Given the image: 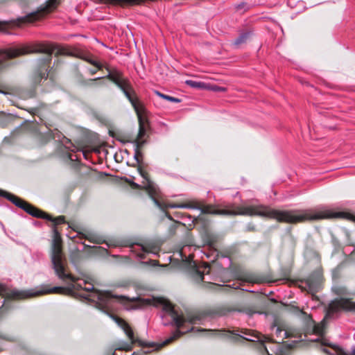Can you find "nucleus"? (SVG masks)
<instances>
[{"instance_id":"obj_1","label":"nucleus","mask_w":355,"mask_h":355,"mask_svg":"<svg viewBox=\"0 0 355 355\" xmlns=\"http://www.w3.org/2000/svg\"><path fill=\"white\" fill-rule=\"evenodd\" d=\"M139 173L145 180V182H143L144 189L153 200L155 204L163 211L167 208L197 209L201 210V212L203 214L259 216L261 217L275 218L279 222L287 223H296L305 220H316L328 218V209L279 211L263 205H232L228 209H216L210 205L202 206L196 200H191L184 203H166L160 200L161 194L159 189L150 181L148 173L141 169H139Z\"/></svg>"},{"instance_id":"obj_2","label":"nucleus","mask_w":355,"mask_h":355,"mask_svg":"<svg viewBox=\"0 0 355 355\" xmlns=\"http://www.w3.org/2000/svg\"><path fill=\"white\" fill-rule=\"evenodd\" d=\"M51 262L55 275L68 284L71 292L75 293L82 290L86 291L87 293L81 295V297L95 302L99 309L108 310L112 308L114 302L123 303L126 300L124 296L114 295L110 292L96 290L88 277L81 279L69 272L67 260L62 252L61 237L55 228L53 230Z\"/></svg>"},{"instance_id":"obj_3","label":"nucleus","mask_w":355,"mask_h":355,"mask_svg":"<svg viewBox=\"0 0 355 355\" xmlns=\"http://www.w3.org/2000/svg\"><path fill=\"white\" fill-rule=\"evenodd\" d=\"M196 331L203 332L209 336L213 335H228L231 336L234 342L241 340H245L250 342H258L261 352L268 355H288L290 348L279 342L274 343L272 340L260 333L248 329H236L232 331L228 330H211L206 329H196Z\"/></svg>"},{"instance_id":"obj_4","label":"nucleus","mask_w":355,"mask_h":355,"mask_svg":"<svg viewBox=\"0 0 355 355\" xmlns=\"http://www.w3.org/2000/svg\"><path fill=\"white\" fill-rule=\"evenodd\" d=\"M55 49V48L53 46L41 43L24 45L3 52V58L5 59H12L30 53H44L45 55L39 60L38 67L33 75V83L35 85H37L42 84V81L46 80L49 78L51 80V75L50 73L51 55Z\"/></svg>"},{"instance_id":"obj_5","label":"nucleus","mask_w":355,"mask_h":355,"mask_svg":"<svg viewBox=\"0 0 355 355\" xmlns=\"http://www.w3.org/2000/svg\"><path fill=\"white\" fill-rule=\"evenodd\" d=\"M107 78L114 82L124 93L129 101L131 103L134 107L138 117L139 130L137 137L135 141H140L144 144L142 138L146 135V119L143 116L144 113V108L139 103L137 97L135 96V92L132 89L130 82L128 79L123 78L122 73L117 70L109 71Z\"/></svg>"},{"instance_id":"obj_6","label":"nucleus","mask_w":355,"mask_h":355,"mask_svg":"<svg viewBox=\"0 0 355 355\" xmlns=\"http://www.w3.org/2000/svg\"><path fill=\"white\" fill-rule=\"evenodd\" d=\"M137 306L140 307L147 305H153L157 307L162 308V309L171 316L173 324L178 328L183 327L184 324L187 322L191 324H198L204 318V315L202 314L189 315L187 318H184V316L178 314L173 305L168 301L162 298L139 297L137 299Z\"/></svg>"},{"instance_id":"obj_7","label":"nucleus","mask_w":355,"mask_h":355,"mask_svg":"<svg viewBox=\"0 0 355 355\" xmlns=\"http://www.w3.org/2000/svg\"><path fill=\"white\" fill-rule=\"evenodd\" d=\"M60 3V0H49L37 10L33 12L24 17L10 21H0V31H4L8 28L20 27L23 24L32 23L44 17L48 13L54 10Z\"/></svg>"},{"instance_id":"obj_8","label":"nucleus","mask_w":355,"mask_h":355,"mask_svg":"<svg viewBox=\"0 0 355 355\" xmlns=\"http://www.w3.org/2000/svg\"><path fill=\"white\" fill-rule=\"evenodd\" d=\"M0 196L6 198L16 206L23 209L25 211L34 217L45 218L48 220L52 221L54 225H58L64 223V216H59L58 218H53L52 216H49L43 211L37 209V207L31 205V204L18 198L17 196L7 191L0 189Z\"/></svg>"},{"instance_id":"obj_9","label":"nucleus","mask_w":355,"mask_h":355,"mask_svg":"<svg viewBox=\"0 0 355 355\" xmlns=\"http://www.w3.org/2000/svg\"><path fill=\"white\" fill-rule=\"evenodd\" d=\"M63 290L62 287H53L51 288H42L34 291H19L15 288H10L0 284V295L12 300H21L49 293H59Z\"/></svg>"},{"instance_id":"obj_10","label":"nucleus","mask_w":355,"mask_h":355,"mask_svg":"<svg viewBox=\"0 0 355 355\" xmlns=\"http://www.w3.org/2000/svg\"><path fill=\"white\" fill-rule=\"evenodd\" d=\"M334 292L340 296V299L331 301L328 306L326 318H331L334 313L341 311H355V302L345 297L349 295L347 288L344 286H336L333 288Z\"/></svg>"},{"instance_id":"obj_11","label":"nucleus","mask_w":355,"mask_h":355,"mask_svg":"<svg viewBox=\"0 0 355 355\" xmlns=\"http://www.w3.org/2000/svg\"><path fill=\"white\" fill-rule=\"evenodd\" d=\"M113 319L117 323V324L124 331L128 338L130 340V343L126 342H121L115 345V351H128L131 349L132 345L137 342V340L135 339L134 333L132 330L131 329L129 324L123 319L118 318L116 316H113Z\"/></svg>"},{"instance_id":"obj_12","label":"nucleus","mask_w":355,"mask_h":355,"mask_svg":"<svg viewBox=\"0 0 355 355\" xmlns=\"http://www.w3.org/2000/svg\"><path fill=\"white\" fill-rule=\"evenodd\" d=\"M131 250L136 254V255L141 259H144L145 254L153 253L157 254L159 251V248L151 243L146 245L135 244L131 246Z\"/></svg>"},{"instance_id":"obj_13","label":"nucleus","mask_w":355,"mask_h":355,"mask_svg":"<svg viewBox=\"0 0 355 355\" xmlns=\"http://www.w3.org/2000/svg\"><path fill=\"white\" fill-rule=\"evenodd\" d=\"M322 277L319 272L311 275L305 282V288L310 293L318 292L320 289Z\"/></svg>"},{"instance_id":"obj_14","label":"nucleus","mask_w":355,"mask_h":355,"mask_svg":"<svg viewBox=\"0 0 355 355\" xmlns=\"http://www.w3.org/2000/svg\"><path fill=\"white\" fill-rule=\"evenodd\" d=\"M191 258V256L188 257H185L186 261H187L191 266H192L193 268V277L196 279L197 282H200L204 279V275H209V272L211 271V268L208 264H205L202 267V270L197 268V266L194 261H191L189 260V259Z\"/></svg>"},{"instance_id":"obj_15","label":"nucleus","mask_w":355,"mask_h":355,"mask_svg":"<svg viewBox=\"0 0 355 355\" xmlns=\"http://www.w3.org/2000/svg\"><path fill=\"white\" fill-rule=\"evenodd\" d=\"M322 345L329 346L331 348V350H329L326 348H323L322 351L329 355H355V347L352 348L351 353L345 352L341 347L336 345H330L326 341H322Z\"/></svg>"},{"instance_id":"obj_16","label":"nucleus","mask_w":355,"mask_h":355,"mask_svg":"<svg viewBox=\"0 0 355 355\" xmlns=\"http://www.w3.org/2000/svg\"><path fill=\"white\" fill-rule=\"evenodd\" d=\"M272 330H275V335L277 338L283 341L284 338L291 336V334L286 329H283L280 327H277L276 324H273L272 327Z\"/></svg>"},{"instance_id":"obj_17","label":"nucleus","mask_w":355,"mask_h":355,"mask_svg":"<svg viewBox=\"0 0 355 355\" xmlns=\"http://www.w3.org/2000/svg\"><path fill=\"white\" fill-rule=\"evenodd\" d=\"M190 331H196V329L194 327H192ZM187 331H189V329L187 330L186 331H184V332H182L180 330H177L176 331H175L173 333V334L170 336L168 338H167L161 345L160 347H162V346H164V345H166L168 344H170L172 342H173L175 340L178 339V338H180L182 334L187 332Z\"/></svg>"},{"instance_id":"obj_18","label":"nucleus","mask_w":355,"mask_h":355,"mask_svg":"<svg viewBox=\"0 0 355 355\" xmlns=\"http://www.w3.org/2000/svg\"><path fill=\"white\" fill-rule=\"evenodd\" d=\"M76 56L95 66L99 70L103 67L101 64L92 59L89 55H86L83 53H79L78 55H76Z\"/></svg>"},{"instance_id":"obj_19","label":"nucleus","mask_w":355,"mask_h":355,"mask_svg":"<svg viewBox=\"0 0 355 355\" xmlns=\"http://www.w3.org/2000/svg\"><path fill=\"white\" fill-rule=\"evenodd\" d=\"M326 327V318L320 323L314 324L313 332L318 336H322L324 334V329Z\"/></svg>"},{"instance_id":"obj_20","label":"nucleus","mask_w":355,"mask_h":355,"mask_svg":"<svg viewBox=\"0 0 355 355\" xmlns=\"http://www.w3.org/2000/svg\"><path fill=\"white\" fill-rule=\"evenodd\" d=\"M250 33L246 32L241 33L239 37L235 40L234 45L239 46L245 43L250 38Z\"/></svg>"},{"instance_id":"obj_21","label":"nucleus","mask_w":355,"mask_h":355,"mask_svg":"<svg viewBox=\"0 0 355 355\" xmlns=\"http://www.w3.org/2000/svg\"><path fill=\"white\" fill-rule=\"evenodd\" d=\"M134 144L135 145V158L139 163L140 162L139 157L142 156L141 153L140 152V148L143 146V142L141 143L139 141H134Z\"/></svg>"},{"instance_id":"obj_22","label":"nucleus","mask_w":355,"mask_h":355,"mask_svg":"<svg viewBox=\"0 0 355 355\" xmlns=\"http://www.w3.org/2000/svg\"><path fill=\"white\" fill-rule=\"evenodd\" d=\"M241 280L247 282H252V283H259L261 282L260 280L254 277L252 275L250 274H245L242 276Z\"/></svg>"},{"instance_id":"obj_23","label":"nucleus","mask_w":355,"mask_h":355,"mask_svg":"<svg viewBox=\"0 0 355 355\" xmlns=\"http://www.w3.org/2000/svg\"><path fill=\"white\" fill-rule=\"evenodd\" d=\"M185 83L187 85H189L190 87H193V88H205V84L202 82H196V81H193L191 80H187L185 81Z\"/></svg>"},{"instance_id":"obj_24","label":"nucleus","mask_w":355,"mask_h":355,"mask_svg":"<svg viewBox=\"0 0 355 355\" xmlns=\"http://www.w3.org/2000/svg\"><path fill=\"white\" fill-rule=\"evenodd\" d=\"M155 93H156V94L157 96H159L161 98H162L164 99H166L167 101H171V102H174V103H180V99H179V98H175V97H173V96H168V95L162 94L159 92H156Z\"/></svg>"},{"instance_id":"obj_25","label":"nucleus","mask_w":355,"mask_h":355,"mask_svg":"<svg viewBox=\"0 0 355 355\" xmlns=\"http://www.w3.org/2000/svg\"><path fill=\"white\" fill-rule=\"evenodd\" d=\"M86 239H88L90 242L96 243V244H99L103 242L102 239L97 237L96 236H94V235L86 236Z\"/></svg>"},{"instance_id":"obj_26","label":"nucleus","mask_w":355,"mask_h":355,"mask_svg":"<svg viewBox=\"0 0 355 355\" xmlns=\"http://www.w3.org/2000/svg\"><path fill=\"white\" fill-rule=\"evenodd\" d=\"M297 310H298L300 315L302 316L304 320H306L307 322L311 321V322L313 323V321L312 320V318L310 316V315L307 314L306 312L303 311L302 310H300V309H297Z\"/></svg>"},{"instance_id":"obj_27","label":"nucleus","mask_w":355,"mask_h":355,"mask_svg":"<svg viewBox=\"0 0 355 355\" xmlns=\"http://www.w3.org/2000/svg\"><path fill=\"white\" fill-rule=\"evenodd\" d=\"M49 132L51 134V138H53V139L58 138V139L60 138L61 133L57 129H55L54 130H49Z\"/></svg>"},{"instance_id":"obj_28","label":"nucleus","mask_w":355,"mask_h":355,"mask_svg":"<svg viewBox=\"0 0 355 355\" xmlns=\"http://www.w3.org/2000/svg\"><path fill=\"white\" fill-rule=\"evenodd\" d=\"M8 66V63L6 61L4 60H0V69L6 67Z\"/></svg>"},{"instance_id":"obj_29","label":"nucleus","mask_w":355,"mask_h":355,"mask_svg":"<svg viewBox=\"0 0 355 355\" xmlns=\"http://www.w3.org/2000/svg\"><path fill=\"white\" fill-rule=\"evenodd\" d=\"M57 53L58 54H66L67 53L65 52L64 49H58Z\"/></svg>"},{"instance_id":"obj_30","label":"nucleus","mask_w":355,"mask_h":355,"mask_svg":"<svg viewBox=\"0 0 355 355\" xmlns=\"http://www.w3.org/2000/svg\"><path fill=\"white\" fill-rule=\"evenodd\" d=\"M89 153L88 152H87V151H85V150H83V155L84 157H85L86 159H88V157H89Z\"/></svg>"},{"instance_id":"obj_31","label":"nucleus","mask_w":355,"mask_h":355,"mask_svg":"<svg viewBox=\"0 0 355 355\" xmlns=\"http://www.w3.org/2000/svg\"><path fill=\"white\" fill-rule=\"evenodd\" d=\"M230 287H231V286H230V285H223V286H222V288H223V289H224V290H227V289H228V288H230Z\"/></svg>"},{"instance_id":"obj_32","label":"nucleus","mask_w":355,"mask_h":355,"mask_svg":"<svg viewBox=\"0 0 355 355\" xmlns=\"http://www.w3.org/2000/svg\"><path fill=\"white\" fill-rule=\"evenodd\" d=\"M245 6L244 3L240 4L236 7L237 10H240L241 8H243Z\"/></svg>"},{"instance_id":"obj_33","label":"nucleus","mask_w":355,"mask_h":355,"mask_svg":"<svg viewBox=\"0 0 355 355\" xmlns=\"http://www.w3.org/2000/svg\"><path fill=\"white\" fill-rule=\"evenodd\" d=\"M132 186L133 187H135V188H139L140 187V186L139 184H136V183H132Z\"/></svg>"},{"instance_id":"obj_34","label":"nucleus","mask_w":355,"mask_h":355,"mask_svg":"<svg viewBox=\"0 0 355 355\" xmlns=\"http://www.w3.org/2000/svg\"><path fill=\"white\" fill-rule=\"evenodd\" d=\"M89 71H90L91 74L94 75L96 73V69H91V70H89Z\"/></svg>"},{"instance_id":"obj_35","label":"nucleus","mask_w":355,"mask_h":355,"mask_svg":"<svg viewBox=\"0 0 355 355\" xmlns=\"http://www.w3.org/2000/svg\"><path fill=\"white\" fill-rule=\"evenodd\" d=\"M233 286H233V288H234V289H237V288H239L240 287V286H239V285H236V284H233Z\"/></svg>"},{"instance_id":"obj_36","label":"nucleus","mask_w":355,"mask_h":355,"mask_svg":"<svg viewBox=\"0 0 355 355\" xmlns=\"http://www.w3.org/2000/svg\"><path fill=\"white\" fill-rule=\"evenodd\" d=\"M3 312H4V308L1 307V308H0V315H1V314H3Z\"/></svg>"},{"instance_id":"obj_37","label":"nucleus","mask_w":355,"mask_h":355,"mask_svg":"<svg viewBox=\"0 0 355 355\" xmlns=\"http://www.w3.org/2000/svg\"><path fill=\"white\" fill-rule=\"evenodd\" d=\"M217 90H218V91H225V88H223V87H218V88L217 89Z\"/></svg>"},{"instance_id":"obj_38","label":"nucleus","mask_w":355,"mask_h":355,"mask_svg":"<svg viewBox=\"0 0 355 355\" xmlns=\"http://www.w3.org/2000/svg\"><path fill=\"white\" fill-rule=\"evenodd\" d=\"M1 125H5L6 123H0Z\"/></svg>"},{"instance_id":"obj_39","label":"nucleus","mask_w":355,"mask_h":355,"mask_svg":"<svg viewBox=\"0 0 355 355\" xmlns=\"http://www.w3.org/2000/svg\"><path fill=\"white\" fill-rule=\"evenodd\" d=\"M101 78H96V79H94L93 80H99V79H101Z\"/></svg>"},{"instance_id":"obj_40","label":"nucleus","mask_w":355,"mask_h":355,"mask_svg":"<svg viewBox=\"0 0 355 355\" xmlns=\"http://www.w3.org/2000/svg\"><path fill=\"white\" fill-rule=\"evenodd\" d=\"M2 116H3V117L8 118V116H6L5 114H2Z\"/></svg>"},{"instance_id":"obj_41","label":"nucleus","mask_w":355,"mask_h":355,"mask_svg":"<svg viewBox=\"0 0 355 355\" xmlns=\"http://www.w3.org/2000/svg\"><path fill=\"white\" fill-rule=\"evenodd\" d=\"M352 219L355 220V219H354V217H353V218H352Z\"/></svg>"}]
</instances>
